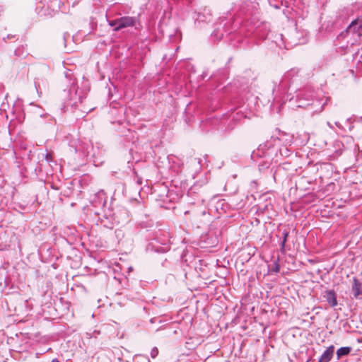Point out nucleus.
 <instances>
[{
	"label": "nucleus",
	"instance_id": "obj_1",
	"mask_svg": "<svg viewBox=\"0 0 362 362\" xmlns=\"http://www.w3.org/2000/svg\"><path fill=\"white\" fill-rule=\"evenodd\" d=\"M347 35H352L354 42H358L362 37V19L354 20L346 30Z\"/></svg>",
	"mask_w": 362,
	"mask_h": 362
},
{
	"label": "nucleus",
	"instance_id": "obj_2",
	"mask_svg": "<svg viewBox=\"0 0 362 362\" xmlns=\"http://www.w3.org/2000/svg\"><path fill=\"white\" fill-rule=\"evenodd\" d=\"M133 25V19L130 17H122L115 19V30H119L123 28Z\"/></svg>",
	"mask_w": 362,
	"mask_h": 362
},
{
	"label": "nucleus",
	"instance_id": "obj_3",
	"mask_svg": "<svg viewBox=\"0 0 362 362\" xmlns=\"http://www.w3.org/2000/svg\"><path fill=\"white\" fill-rule=\"evenodd\" d=\"M334 346L328 347L322 354L319 362H329L331 361L334 354Z\"/></svg>",
	"mask_w": 362,
	"mask_h": 362
},
{
	"label": "nucleus",
	"instance_id": "obj_4",
	"mask_svg": "<svg viewBox=\"0 0 362 362\" xmlns=\"http://www.w3.org/2000/svg\"><path fill=\"white\" fill-rule=\"evenodd\" d=\"M325 298L331 307H335L337 305V297L334 291H327Z\"/></svg>",
	"mask_w": 362,
	"mask_h": 362
},
{
	"label": "nucleus",
	"instance_id": "obj_5",
	"mask_svg": "<svg viewBox=\"0 0 362 362\" xmlns=\"http://www.w3.org/2000/svg\"><path fill=\"white\" fill-rule=\"evenodd\" d=\"M361 284L356 279V278L354 279V284L352 285V292L354 294V296L355 298H358V296L361 294H362V292L361 291Z\"/></svg>",
	"mask_w": 362,
	"mask_h": 362
},
{
	"label": "nucleus",
	"instance_id": "obj_6",
	"mask_svg": "<svg viewBox=\"0 0 362 362\" xmlns=\"http://www.w3.org/2000/svg\"><path fill=\"white\" fill-rule=\"evenodd\" d=\"M351 350V349L348 346L341 347V348L339 349L337 351V354L338 358H340L342 356L348 355L350 353Z\"/></svg>",
	"mask_w": 362,
	"mask_h": 362
},
{
	"label": "nucleus",
	"instance_id": "obj_7",
	"mask_svg": "<svg viewBox=\"0 0 362 362\" xmlns=\"http://www.w3.org/2000/svg\"><path fill=\"white\" fill-rule=\"evenodd\" d=\"M46 159L47 160H52V154L50 153H48L46 154Z\"/></svg>",
	"mask_w": 362,
	"mask_h": 362
},
{
	"label": "nucleus",
	"instance_id": "obj_8",
	"mask_svg": "<svg viewBox=\"0 0 362 362\" xmlns=\"http://www.w3.org/2000/svg\"><path fill=\"white\" fill-rule=\"evenodd\" d=\"M52 362H60L58 359H53Z\"/></svg>",
	"mask_w": 362,
	"mask_h": 362
},
{
	"label": "nucleus",
	"instance_id": "obj_9",
	"mask_svg": "<svg viewBox=\"0 0 362 362\" xmlns=\"http://www.w3.org/2000/svg\"><path fill=\"white\" fill-rule=\"evenodd\" d=\"M287 235H285V238H284V242H283V245H284L285 242H286V238Z\"/></svg>",
	"mask_w": 362,
	"mask_h": 362
},
{
	"label": "nucleus",
	"instance_id": "obj_10",
	"mask_svg": "<svg viewBox=\"0 0 362 362\" xmlns=\"http://www.w3.org/2000/svg\"><path fill=\"white\" fill-rule=\"evenodd\" d=\"M110 25H113V21L110 22Z\"/></svg>",
	"mask_w": 362,
	"mask_h": 362
}]
</instances>
